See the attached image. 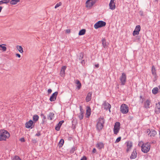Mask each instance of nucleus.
<instances>
[{"label": "nucleus", "mask_w": 160, "mask_h": 160, "mask_svg": "<svg viewBox=\"0 0 160 160\" xmlns=\"http://www.w3.org/2000/svg\"><path fill=\"white\" fill-rule=\"evenodd\" d=\"M10 137V133L4 129L0 130V141H6Z\"/></svg>", "instance_id": "f257e3e1"}, {"label": "nucleus", "mask_w": 160, "mask_h": 160, "mask_svg": "<svg viewBox=\"0 0 160 160\" xmlns=\"http://www.w3.org/2000/svg\"><path fill=\"white\" fill-rule=\"evenodd\" d=\"M104 123V120L103 117L100 118L98 120L96 127L97 130L100 131L102 129Z\"/></svg>", "instance_id": "f03ea898"}, {"label": "nucleus", "mask_w": 160, "mask_h": 160, "mask_svg": "<svg viewBox=\"0 0 160 160\" xmlns=\"http://www.w3.org/2000/svg\"><path fill=\"white\" fill-rule=\"evenodd\" d=\"M151 145L148 142L143 143L141 146L142 151L145 153L148 152L150 150Z\"/></svg>", "instance_id": "7ed1b4c3"}, {"label": "nucleus", "mask_w": 160, "mask_h": 160, "mask_svg": "<svg viewBox=\"0 0 160 160\" xmlns=\"http://www.w3.org/2000/svg\"><path fill=\"white\" fill-rule=\"evenodd\" d=\"M120 111L123 114H127L129 111L128 106L125 104H122L120 107Z\"/></svg>", "instance_id": "20e7f679"}, {"label": "nucleus", "mask_w": 160, "mask_h": 160, "mask_svg": "<svg viewBox=\"0 0 160 160\" xmlns=\"http://www.w3.org/2000/svg\"><path fill=\"white\" fill-rule=\"evenodd\" d=\"M106 23L102 21H99L96 22L94 25V28L95 29H98L105 26Z\"/></svg>", "instance_id": "39448f33"}, {"label": "nucleus", "mask_w": 160, "mask_h": 160, "mask_svg": "<svg viewBox=\"0 0 160 160\" xmlns=\"http://www.w3.org/2000/svg\"><path fill=\"white\" fill-rule=\"evenodd\" d=\"M120 129V124L119 122H116L114 127L113 132L114 134L117 135Z\"/></svg>", "instance_id": "423d86ee"}, {"label": "nucleus", "mask_w": 160, "mask_h": 160, "mask_svg": "<svg viewBox=\"0 0 160 160\" xmlns=\"http://www.w3.org/2000/svg\"><path fill=\"white\" fill-rule=\"evenodd\" d=\"M147 132L148 133V136L152 138L154 137L157 134V132L155 130L150 129H148L147 130Z\"/></svg>", "instance_id": "0eeeda50"}, {"label": "nucleus", "mask_w": 160, "mask_h": 160, "mask_svg": "<svg viewBox=\"0 0 160 160\" xmlns=\"http://www.w3.org/2000/svg\"><path fill=\"white\" fill-rule=\"evenodd\" d=\"M126 75L124 72L122 73V75L120 78V80L121 82V84L122 85H124L125 84L126 81Z\"/></svg>", "instance_id": "6e6552de"}, {"label": "nucleus", "mask_w": 160, "mask_h": 160, "mask_svg": "<svg viewBox=\"0 0 160 160\" xmlns=\"http://www.w3.org/2000/svg\"><path fill=\"white\" fill-rule=\"evenodd\" d=\"M19 1H0V5L3 3H10L11 5H15L19 2Z\"/></svg>", "instance_id": "1a4fd4ad"}, {"label": "nucleus", "mask_w": 160, "mask_h": 160, "mask_svg": "<svg viewBox=\"0 0 160 160\" xmlns=\"http://www.w3.org/2000/svg\"><path fill=\"white\" fill-rule=\"evenodd\" d=\"M151 101L150 100H146L144 102V108L146 109H148L151 107Z\"/></svg>", "instance_id": "9d476101"}, {"label": "nucleus", "mask_w": 160, "mask_h": 160, "mask_svg": "<svg viewBox=\"0 0 160 160\" xmlns=\"http://www.w3.org/2000/svg\"><path fill=\"white\" fill-rule=\"evenodd\" d=\"M126 152H129L131 149L132 148V142L130 141H128L126 142Z\"/></svg>", "instance_id": "9b49d317"}, {"label": "nucleus", "mask_w": 160, "mask_h": 160, "mask_svg": "<svg viewBox=\"0 0 160 160\" xmlns=\"http://www.w3.org/2000/svg\"><path fill=\"white\" fill-rule=\"evenodd\" d=\"M141 30V27L139 25H137L136 26L134 30L133 31L132 35L133 36H135L136 35H138L139 33V32Z\"/></svg>", "instance_id": "f8f14e48"}, {"label": "nucleus", "mask_w": 160, "mask_h": 160, "mask_svg": "<svg viewBox=\"0 0 160 160\" xmlns=\"http://www.w3.org/2000/svg\"><path fill=\"white\" fill-rule=\"evenodd\" d=\"M25 125L26 127L27 128H32L34 126L33 122L32 120H30L26 123Z\"/></svg>", "instance_id": "ddd939ff"}, {"label": "nucleus", "mask_w": 160, "mask_h": 160, "mask_svg": "<svg viewBox=\"0 0 160 160\" xmlns=\"http://www.w3.org/2000/svg\"><path fill=\"white\" fill-rule=\"evenodd\" d=\"M95 3V1H87L86 2V7L89 8L92 7Z\"/></svg>", "instance_id": "4468645a"}, {"label": "nucleus", "mask_w": 160, "mask_h": 160, "mask_svg": "<svg viewBox=\"0 0 160 160\" xmlns=\"http://www.w3.org/2000/svg\"><path fill=\"white\" fill-rule=\"evenodd\" d=\"M58 93V92H56L52 94L50 98V100L51 102L54 101L56 100Z\"/></svg>", "instance_id": "2eb2a0df"}, {"label": "nucleus", "mask_w": 160, "mask_h": 160, "mask_svg": "<svg viewBox=\"0 0 160 160\" xmlns=\"http://www.w3.org/2000/svg\"><path fill=\"white\" fill-rule=\"evenodd\" d=\"M155 112L157 114H159L160 112V102H158V103L156 104L155 109Z\"/></svg>", "instance_id": "dca6fc26"}, {"label": "nucleus", "mask_w": 160, "mask_h": 160, "mask_svg": "<svg viewBox=\"0 0 160 160\" xmlns=\"http://www.w3.org/2000/svg\"><path fill=\"white\" fill-rule=\"evenodd\" d=\"M109 8L111 10H114L116 8L115 2L114 1H111L109 4Z\"/></svg>", "instance_id": "f3484780"}, {"label": "nucleus", "mask_w": 160, "mask_h": 160, "mask_svg": "<svg viewBox=\"0 0 160 160\" xmlns=\"http://www.w3.org/2000/svg\"><path fill=\"white\" fill-rule=\"evenodd\" d=\"M104 143L101 142H98L96 145V147L99 149L103 148L104 147Z\"/></svg>", "instance_id": "a211bd4d"}, {"label": "nucleus", "mask_w": 160, "mask_h": 160, "mask_svg": "<svg viewBox=\"0 0 160 160\" xmlns=\"http://www.w3.org/2000/svg\"><path fill=\"white\" fill-rule=\"evenodd\" d=\"M103 108L106 110H109V112H110V109L111 107V105L108 102H104L103 105Z\"/></svg>", "instance_id": "6ab92c4d"}, {"label": "nucleus", "mask_w": 160, "mask_h": 160, "mask_svg": "<svg viewBox=\"0 0 160 160\" xmlns=\"http://www.w3.org/2000/svg\"><path fill=\"white\" fill-rule=\"evenodd\" d=\"M66 67L65 66H63L60 72V75L62 77H64L65 74V70L66 69Z\"/></svg>", "instance_id": "aec40b11"}, {"label": "nucleus", "mask_w": 160, "mask_h": 160, "mask_svg": "<svg viewBox=\"0 0 160 160\" xmlns=\"http://www.w3.org/2000/svg\"><path fill=\"white\" fill-rule=\"evenodd\" d=\"M137 155V153L136 152V150L135 149H134L133 151L132 152L130 158L131 159H135L136 158Z\"/></svg>", "instance_id": "412c9836"}, {"label": "nucleus", "mask_w": 160, "mask_h": 160, "mask_svg": "<svg viewBox=\"0 0 160 160\" xmlns=\"http://www.w3.org/2000/svg\"><path fill=\"white\" fill-rule=\"evenodd\" d=\"M80 112L78 114V117L80 120L82 119L83 118V111L82 108H80Z\"/></svg>", "instance_id": "4be33fe9"}, {"label": "nucleus", "mask_w": 160, "mask_h": 160, "mask_svg": "<svg viewBox=\"0 0 160 160\" xmlns=\"http://www.w3.org/2000/svg\"><path fill=\"white\" fill-rule=\"evenodd\" d=\"M64 121L63 120L60 121L59 123L57 125V126L55 127V129L58 131L60 130V127L62 124L64 122Z\"/></svg>", "instance_id": "5701e85b"}, {"label": "nucleus", "mask_w": 160, "mask_h": 160, "mask_svg": "<svg viewBox=\"0 0 160 160\" xmlns=\"http://www.w3.org/2000/svg\"><path fill=\"white\" fill-rule=\"evenodd\" d=\"M91 114V109L89 107H87V108L86 112V117L87 118H88L90 115Z\"/></svg>", "instance_id": "b1692460"}, {"label": "nucleus", "mask_w": 160, "mask_h": 160, "mask_svg": "<svg viewBox=\"0 0 160 160\" xmlns=\"http://www.w3.org/2000/svg\"><path fill=\"white\" fill-rule=\"evenodd\" d=\"M92 95V93L90 92H89L86 98V100L87 102H88L91 100V99Z\"/></svg>", "instance_id": "393cba45"}, {"label": "nucleus", "mask_w": 160, "mask_h": 160, "mask_svg": "<svg viewBox=\"0 0 160 160\" xmlns=\"http://www.w3.org/2000/svg\"><path fill=\"white\" fill-rule=\"evenodd\" d=\"M75 83L77 84V87L78 89H79L81 87V83L78 80L75 81Z\"/></svg>", "instance_id": "a878e982"}, {"label": "nucleus", "mask_w": 160, "mask_h": 160, "mask_svg": "<svg viewBox=\"0 0 160 160\" xmlns=\"http://www.w3.org/2000/svg\"><path fill=\"white\" fill-rule=\"evenodd\" d=\"M152 74L154 76H156V70L155 67L154 66H152Z\"/></svg>", "instance_id": "bb28decb"}, {"label": "nucleus", "mask_w": 160, "mask_h": 160, "mask_svg": "<svg viewBox=\"0 0 160 160\" xmlns=\"http://www.w3.org/2000/svg\"><path fill=\"white\" fill-rule=\"evenodd\" d=\"M102 42L103 47L105 48H106L108 46V44L106 43L105 39V38H103L102 40Z\"/></svg>", "instance_id": "cd10ccee"}, {"label": "nucleus", "mask_w": 160, "mask_h": 160, "mask_svg": "<svg viewBox=\"0 0 160 160\" xmlns=\"http://www.w3.org/2000/svg\"><path fill=\"white\" fill-rule=\"evenodd\" d=\"M16 48L20 53H22L23 52V48L21 46L17 45Z\"/></svg>", "instance_id": "c85d7f7f"}, {"label": "nucleus", "mask_w": 160, "mask_h": 160, "mask_svg": "<svg viewBox=\"0 0 160 160\" xmlns=\"http://www.w3.org/2000/svg\"><path fill=\"white\" fill-rule=\"evenodd\" d=\"M158 89L157 87H155L152 90V93L154 94H156L158 93Z\"/></svg>", "instance_id": "c756f323"}, {"label": "nucleus", "mask_w": 160, "mask_h": 160, "mask_svg": "<svg viewBox=\"0 0 160 160\" xmlns=\"http://www.w3.org/2000/svg\"><path fill=\"white\" fill-rule=\"evenodd\" d=\"M86 32V30L85 29H82L80 30L79 32L78 35H84Z\"/></svg>", "instance_id": "7c9ffc66"}, {"label": "nucleus", "mask_w": 160, "mask_h": 160, "mask_svg": "<svg viewBox=\"0 0 160 160\" xmlns=\"http://www.w3.org/2000/svg\"><path fill=\"white\" fill-rule=\"evenodd\" d=\"M4 46H5V44H0V47L1 48H2V50L4 51L5 52L6 51L7 48L6 47Z\"/></svg>", "instance_id": "2f4dec72"}, {"label": "nucleus", "mask_w": 160, "mask_h": 160, "mask_svg": "<svg viewBox=\"0 0 160 160\" xmlns=\"http://www.w3.org/2000/svg\"><path fill=\"white\" fill-rule=\"evenodd\" d=\"M39 118V116L38 115H34L33 117V120L35 122L37 121Z\"/></svg>", "instance_id": "473e14b6"}, {"label": "nucleus", "mask_w": 160, "mask_h": 160, "mask_svg": "<svg viewBox=\"0 0 160 160\" xmlns=\"http://www.w3.org/2000/svg\"><path fill=\"white\" fill-rule=\"evenodd\" d=\"M48 117L50 120H52L54 118V114L52 112H50L49 113Z\"/></svg>", "instance_id": "72a5a7b5"}, {"label": "nucleus", "mask_w": 160, "mask_h": 160, "mask_svg": "<svg viewBox=\"0 0 160 160\" xmlns=\"http://www.w3.org/2000/svg\"><path fill=\"white\" fill-rule=\"evenodd\" d=\"M64 143V140L63 139H61L59 142V147H62Z\"/></svg>", "instance_id": "f704fd0d"}, {"label": "nucleus", "mask_w": 160, "mask_h": 160, "mask_svg": "<svg viewBox=\"0 0 160 160\" xmlns=\"http://www.w3.org/2000/svg\"><path fill=\"white\" fill-rule=\"evenodd\" d=\"M62 4V3L61 2L57 3L55 6V8H56L59 7L61 6Z\"/></svg>", "instance_id": "c9c22d12"}, {"label": "nucleus", "mask_w": 160, "mask_h": 160, "mask_svg": "<svg viewBox=\"0 0 160 160\" xmlns=\"http://www.w3.org/2000/svg\"><path fill=\"white\" fill-rule=\"evenodd\" d=\"M13 160H22L19 157L17 156H15L13 158Z\"/></svg>", "instance_id": "e433bc0d"}, {"label": "nucleus", "mask_w": 160, "mask_h": 160, "mask_svg": "<svg viewBox=\"0 0 160 160\" xmlns=\"http://www.w3.org/2000/svg\"><path fill=\"white\" fill-rule=\"evenodd\" d=\"M121 137H119L115 141V143H118L119 142V141H120L121 139Z\"/></svg>", "instance_id": "4c0bfd02"}, {"label": "nucleus", "mask_w": 160, "mask_h": 160, "mask_svg": "<svg viewBox=\"0 0 160 160\" xmlns=\"http://www.w3.org/2000/svg\"><path fill=\"white\" fill-rule=\"evenodd\" d=\"M80 160H87V158L85 156H83Z\"/></svg>", "instance_id": "58836bf2"}, {"label": "nucleus", "mask_w": 160, "mask_h": 160, "mask_svg": "<svg viewBox=\"0 0 160 160\" xmlns=\"http://www.w3.org/2000/svg\"><path fill=\"white\" fill-rule=\"evenodd\" d=\"M20 141L22 142H24L25 141L24 138H20Z\"/></svg>", "instance_id": "ea45409f"}, {"label": "nucleus", "mask_w": 160, "mask_h": 160, "mask_svg": "<svg viewBox=\"0 0 160 160\" xmlns=\"http://www.w3.org/2000/svg\"><path fill=\"white\" fill-rule=\"evenodd\" d=\"M83 58V55L82 54H80V58H79V59L80 60V59H82Z\"/></svg>", "instance_id": "a19ab883"}, {"label": "nucleus", "mask_w": 160, "mask_h": 160, "mask_svg": "<svg viewBox=\"0 0 160 160\" xmlns=\"http://www.w3.org/2000/svg\"><path fill=\"white\" fill-rule=\"evenodd\" d=\"M52 92V90L51 89H49L48 90V92L49 94L50 93Z\"/></svg>", "instance_id": "79ce46f5"}, {"label": "nucleus", "mask_w": 160, "mask_h": 160, "mask_svg": "<svg viewBox=\"0 0 160 160\" xmlns=\"http://www.w3.org/2000/svg\"><path fill=\"white\" fill-rule=\"evenodd\" d=\"M92 152L93 153H96V150L95 148H94L92 151Z\"/></svg>", "instance_id": "37998d69"}, {"label": "nucleus", "mask_w": 160, "mask_h": 160, "mask_svg": "<svg viewBox=\"0 0 160 160\" xmlns=\"http://www.w3.org/2000/svg\"><path fill=\"white\" fill-rule=\"evenodd\" d=\"M16 55L19 58H20L21 57V55L17 53L16 54Z\"/></svg>", "instance_id": "c03bdc74"}, {"label": "nucleus", "mask_w": 160, "mask_h": 160, "mask_svg": "<svg viewBox=\"0 0 160 160\" xmlns=\"http://www.w3.org/2000/svg\"><path fill=\"white\" fill-rule=\"evenodd\" d=\"M70 30L69 29H67L66 30V32L67 33H70Z\"/></svg>", "instance_id": "a18cd8bd"}, {"label": "nucleus", "mask_w": 160, "mask_h": 160, "mask_svg": "<svg viewBox=\"0 0 160 160\" xmlns=\"http://www.w3.org/2000/svg\"><path fill=\"white\" fill-rule=\"evenodd\" d=\"M95 66L96 68H98L99 67V64H96L95 65Z\"/></svg>", "instance_id": "49530a36"}, {"label": "nucleus", "mask_w": 160, "mask_h": 160, "mask_svg": "<svg viewBox=\"0 0 160 160\" xmlns=\"http://www.w3.org/2000/svg\"><path fill=\"white\" fill-rule=\"evenodd\" d=\"M139 14L141 15H142V14H143V12L142 11H140L139 12Z\"/></svg>", "instance_id": "de8ad7c7"}, {"label": "nucleus", "mask_w": 160, "mask_h": 160, "mask_svg": "<svg viewBox=\"0 0 160 160\" xmlns=\"http://www.w3.org/2000/svg\"><path fill=\"white\" fill-rule=\"evenodd\" d=\"M81 63L82 64H84L85 63V62L84 60H83L82 61Z\"/></svg>", "instance_id": "09e8293b"}, {"label": "nucleus", "mask_w": 160, "mask_h": 160, "mask_svg": "<svg viewBox=\"0 0 160 160\" xmlns=\"http://www.w3.org/2000/svg\"><path fill=\"white\" fill-rule=\"evenodd\" d=\"M40 135V134L39 133H38L36 134V135L37 136H39Z\"/></svg>", "instance_id": "8fccbe9b"}, {"label": "nucleus", "mask_w": 160, "mask_h": 160, "mask_svg": "<svg viewBox=\"0 0 160 160\" xmlns=\"http://www.w3.org/2000/svg\"><path fill=\"white\" fill-rule=\"evenodd\" d=\"M2 9V7H0V12H1Z\"/></svg>", "instance_id": "3c124183"}, {"label": "nucleus", "mask_w": 160, "mask_h": 160, "mask_svg": "<svg viewBox=\"0 0 160 160\" xmlns=\"http://www.w3.org/2000/svg\"><path fill=\"white\" fill-rule=\"evenodd\" d=\"M155 142H154H154H152V143H155Z\"/></svg>", "instance_id": "603ef678"}, {"label": "nucleus", "mask_w": 160, "mask_h": 160, "mask_svg": "<svg viewBox=\"0 0 160 160\" xmlns=\"http://www.w3.org/2000/svg\"><path fill=\"white\" fill-rule=\"evenodd\" d=\"M158 87L159 88V90H160V85L159 86H158Z\"/></svg>", "instance_id": "864d4df0"}]
</instances>
